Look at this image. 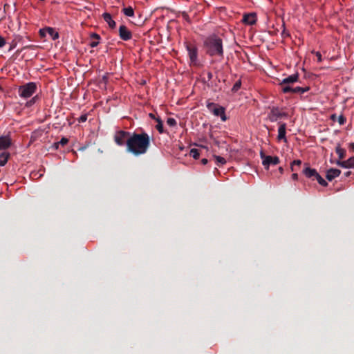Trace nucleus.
Returning a JSON list of instances; mask_svg holds the SVG:
<instances>
[{
    "label": "nucleus",
    "instance_id": "b1692460",
    "mask_svg": "<svg viewBox=\"0 0 354 354\" xmlns=\"http://www.w3.org/2000/svg\"><path fill=\"white\" fill-rule=\"evenodd\" d=\"M293 88L294 87L292 86L290 84L289 85H282V91L283 93H293Z\"/></svg>",
    "mask_w": 354,
    "mask_h": 354
},
{
    "label": "nucleus",
    "instance_id": "20e7f679",
    "mask_svg": "<svg viewBox=\"0 0 354 354\" xmlns=\"http://www.w3.org/2000/svg\"><path fill=\"white\" fill-rule=\"evenodd\" d=\"M207 107L215 116L220 117L222 121H225L227 120L225 109L223 106L211 102L207 104Z\"/></svg>",
    "mask_w": 354,
    "mask_h": 354
},
{
    "label": "nucleus",
    "instance_id": "49530a36",
    "mask_svg": "<svg viewBox=\"0 0 354 354\" xmlns=\"http://www.w3.org/2000/svg\"><path fill=\"white\" fill-rule=\"evenodd\" d=\"M149 115H150V117H151V118H154V115H153L152 113H150V114H149Z\"/></svg>",
    "mask_w": 354,
    "mask_h": 354
},
{
    "label": "nucleus",
    "instance_id": "c03bdc74",
    "mask_svg": "<svg viewBox=\"0 0 354 354\" xmlns=\"http://www.w3.org/2000/svg\"><path fill=\"white\" fill-rule=\"evenodd\" d=\"M208 77H209V79H210L212 77V73H208Z\"/></svg>",
    "mask_w": 354,
    "mask_h": 354
},
{
    "label": "nucleus",
    "instance_id": "7ed1b4c3",
    "mask_svg": "<svg viewBox=\"0 0 354 354\" xmlns=\"http://www.w3.org/2000/svg\"><path fill=\"white\" fill-rule=\"evenodd\" d=\"M37 91V84L28 82L21 85L18 88L19 95L24 99L30 97Z\"/></svg>",
    "mask_w": 354,
    "mask_h": 354
},
{
    "label": "nucleus",
    "instance_id": "dca6fc26",
    "mask_svg": "<svg viewBox=\"0 0 354 354\" xmlns=\"http://www.w3.org/2000/svg\"><path fill=\"white\" fill-rule=\"evenodd\" d=\"M303 173L307 178H311L313 180L318 174L316 169H312L308 167H306L303 169Z\"/></svg>",
    "mask_w": 354,
    "mask_h": 354
},
{
    "label": "nucleus",
    "instance_id": "ddd939ff",
    "mask_svg": "<svg viewBox=\"0 0 354 354\" xmlns=\"http://www.w3.org/2000/svg\"><path fill=\"white\" fill-rule=\"evenodd\" d=\"M286 124L285 123H280L279 129H278V135H277L278 140L286 141Z\"/></svg>",
    "mask_w": 354,
    "mask_h": 354
},
{
    "label": "nucleus",
    "instance_id": "37998d69",
    "mask_svg": "<svg viewBox=\"0 0 354 354\" xmlns=\"http://www.w3.org/2000/svg\"><path fill=\"white\" fill-rule=\"evenodd\" d=\"M331 118H332V120H335V119L336 118V115H333L331 116Z\"/></svg>",
    "mask_w": 354,
    "mask_h": 354
},
{
    "label": "nucleus",
    "instance_id": "5701e85b",
    "mask_svg": "<svg viewBox=\"0 0 354 354\" xmlns=\"http://www.w3.org/2000/svg\"><path fill=\"white\" fill-rule=\"evenodd\" d=\"M315 180H317L319 184L323 187H326L328 185V183L319 174L315 178Z\"/></svg>",
    "mask_w": 354,
    "mask_h": 354
},
{
    "label": "nucleus",
    "instance_id": "f3484780",
    "mask_svg": "<svg viewBox=\"0 0 354 354\" xmlns=\"http://www.w3.org/2000/svg\"><path fill=\"white\" fill-rule=\"evenodd\" d=\"M104 20L109 24V27L114 28L115 27V22L113 20L109 13L105 12L103 14Z\"/></svg>",
    "mask_w": 354,
    "mask_h": 354
},
{
    "label": "nucleus",
    "instance_id": "e433bc0d",
    "mask_svg": "<svg viewBox=\"0 0 354 354\" xmlns=\"http://www.w3.org/2000/svg\"><path fill=\"white\" fill-rule=\"evenodd\" d=\"M292 178L293 180H297V179H298V175H297V174H296V173L292 174Z\"/></svg>",
    "mask_w": 354,
    "mask_h": 354
},
{
    "label": "nucleus",
    "instance_id": "cd10ccee",
    "mask_svg": "<svg viewBox=\"0 0 354 354\" xmlns=\"http://www.w3.org/2000/svg\"><path fill=\"white\" fill-rule=\"evenodd\" d=\"M10 156H0V167L4 166L8 161Z\"/></svg>",
    "mask_w": 354,
    "mask_h": 354
},
{
    "label": "nucleus",
    "instance_id": "72a5a7b5",
    "mask_svg": "<svg viewBox=\"0 0 354 354\" xmlns=\"http://www.w3.org/2000/svg\"><path fill=\"white\" fill-rule=\"evenodd\" d=\"M6 44V40L5 39L0 35V48H2L5 46Z\"/></svg>",
    "mask_w": 354,
    "mask_h": 354
},
{
    "label": "nucleus",
    "instance_id": "f257e3e1",
    "mask_svg": "<svg viewBox=\"0 0 354 354\" xmlns=\"http://www.w3.org/2000/svg\"><path fill=\"white\" fill-rule=\"evenodd\" d=\"M149 146L150 136L147 133H133L127 142V151L136 155L144 154Z\"/></svg>",
    "mask_w": 354,
    "mask_h": 354
},
{
    "label": "nucleus",
    "instance_id": "58836bf2",
    "mask_svg": "<svg viewBox=\"0 0 354 354\" xmlns=\"http://www.w3.org/2000/svg\"><path fill=\"white\" fill-rule=\"evenodd\" d=\"M337 153L339 154V155H343L344 154V152L342 151V149H339V148H337Z\"/></svg>",
    "mask_w": 354,
    "mask_h": 354
},
{
    "label": "nucleus",
    "instance_id": "4be33fe9",
    "mask_svg": "<svg viewBox=\"0 0 354 354\" xmlns=\"http://www.w3.org/2000/svg\"><path fill=\"white\" fill-rule=\"evenodd\" d=\"M122 11L123 13L127 17H133L134 15V11L131 6L124 8Z\"/></svg>",
    "mask_w": 354,
    "mask_h": 354
},
{
    "label": "nucleus",
    "instance_id": "2eb2a0df",
    "mask_svg": "<svg viewBox=\"0 0 354 354\" xmlns=\"http://www.w3.org/2000/svg\"><path fill=\"white\" fill-rule=\"evenodd\" d=\"M299 80V75L298 74H293L291 75L286 78H284L281 82V85H289L291 84H293L295 82H297Z\"/></svg>",
    "mask_w": 354,
    "mask_h": 354
},
{
    "label": "nucleus",
    "instance_id": "c756f323",
    "mask_svg": "<svg viewBox=\"0 0 354 354\" xmlns=\"http://www.w3.org/2000/svg\"><path fill=\"white\" fill-rule=\"evenodd\" d=\"M37 99V96H35V97H32L31 100H30L28 102H26V106H31L36 102Z\"/></svg>",
    "mask_w": 354,
    "mask_h": 354
},
{
    "label": "nucleus",
    "instance_id": "6e6552de",
    "mask_svg": "<svg viewBox=\"0 0 354 354\" xmlns=\"http://www.w3.org/2000/svg\"><path fill=\"white\" fill-rule=\"evenodd\" d=\"M346 156H339L336 163L344 168H354V156H350L347 160H344Z\"/></svg>",
    "mask_w": 354,
    "mask_h": 354
},
{
    "label": "nucleus",
    "instance_id": "473e14b6",
    "mask_svg": "<svg viewBox=\"0 0 354 354\" xmlns=\"http://www.w3.org/2000/svg\"><path fill=\"white\" fill-rule=\"evenodd\" d=\"M87 120V115L86 114H84V115H82L79 119H78V121L79 122H86Z\"/></svg>",
    "mask_w": 354,
    "mask_h": 354
},
{
    "label": "nucleus",
    "instance_id": "412c9836",
    "mask_svg": "<svg viewBox=\"0 0 354 354\" xmlns=\"http://www.w3.org/2000/svg\"><path fill=\"white\" fill-rule=\"evenodd\" d=\"M91 37L93 39H95V40H93L91 44H90V46L92 47V48H94V47H96L98 44H99V40H100V36L97 35V34H95V33H93L92 35H91Z\"/></svg>",
    "mask_w": 354,
    "mask_h": 354
},
{
    "label": "nucleus",
    "instance_id": "a19ab883",
    "mask_svg": "<svg viewBox=\"0 0 354 354\" xmlns=\"http://www.w3.org/2000/svg\"><path fill=\"white\" fill-rule=\"evenodd\" d=\"M191 153H194L193 155H198V153H197L196 149H192L191 150Z\"/></svg>",
    "mask_w": 354,
    "mask_h": 354
},
{
    "label": "nucleus",
    "instance_id": "c9c22d12",
    "mask_svg": "<svg viewBox=\"0 0 354 354\" xmlns=\"http://www.w3.org/2000/svg\"><path fill=\"white\" fill-rule=\"evenodd\" d=\"M349 149L351 153L354 152V143L349 144Z\"/></svg>",
    "mask_w": 354,
    "mask_h": 354
},
{
    "label": "nucleus",
    "instance_id": "bb28decb",
    "mask_svg": "<svg viewBox=\"0 0 354 354\" xmlns=\"http://www.w3.org/2000/svg\"><path fill=\"white\" fill-rule=\"evenodd\" d=\"M241 81L239 80H238L233 86L232 88V91L233 92H236L240 88H241Z\"/></svg>",
    "mask_w": 354,
    "mask_h": 354
},
{
    "label": "nucleus",
    "instance_id": "7c9ffc66",
    "mask_svg": "<svg viewBox=\"0 0 354 354\" xmlns=\"http://www.w3.org/2000/svg\"><path fill=\"white\" fill-rule=\"evenodd\" d=\"M167 123L168 125L172 127L174 126L176 124V120L171 118H169L167 120Z\"/></svg>",
    "mask_w": 354,
    "mask_h": 354
},
{
    "label": "nucleus",
    "instance_id": "9d476101",
    "mask_svg": "<svg viewBox=\"0 0 354 354\" xmlns=\"http://www.w3.org/2000/svg\"><path fill=\"white\" fill-rule=\"evenodd\" d=\"M119 35L124 41L129 40L132 37L131 31L124 25L120 26L119 28Z\"/></svg>",
    "mask_w": 354,
    "mask_h": 354
},
{
    "label": "nucleus",
    "instance_id": "aec40b11",
    "mask_svg": "<svg viewBox=\"0 0 354 354\" xmlns=\"http://www.w3.org/2000/svg\"><path fill=\"white\" fill-rule=\"evenodd\" d=\"M217 166L221 167L226 163V160L223 156H213Z\"/></svg>",
    "mask_w": 354,
    "mask_h": 354
},
{
    "label": "nucleus",
    "instance_id": "c85d7f7f",
    "mask_svg": "<svg viewBox=\"0 0 354 354\" xmlns=\"http://www.w3.org/2000/svg\"><path fill=\"white\" fill-rule=\"evenodd\" d=\"M301 164V161L299 160H294L292 164H291V169L292 171H295V167L296 166H300V165Z\"/></svg>",
    "mask_w": 354,
    "mask_h": 354
},
{
    "label": "nucleus",
    "instance_id": "423d86ee",
    "mask_svg": "<svg viewBox=\"0 0 354 354\" xmlns=\"http://www.w3.org/2000/svg\"><path fill=\"white\" fill-rule=\"evenodd\" d=\"M287 116L288 114L280 110L278 107H272L268 115V118L271 122H275L281 118Z\"/></svg>",
    "mask_w": 354,
    "mask_h": 354
},
{
    "label": "nucleus",
    "instance_id": "a18cd8bd",
    "mask_svg": "<svg viewBox=\"0 0 354 354\" xmlns=\"http://www.w3.org/2000/svg\"><path fill=\"white\" fill-rule=\"evenodd\" d=\"M279 170H280L281 173H282V172H283V168H282L281 167H279Z\"/></svg>",
    "mask_w": 354,
    "mask_h": 354
},
{
    "label": "nucleus",
    "instance_id": "79ce46f5",
    "mask_svg": "<svg viewBox=\"0 0 354 354\" xmlns=\"http://www.w3.org/2000/svg\"><path fill=\"white\" fill-rule=\"evenodd\" d=\"M192 157H193V158H194V160H198V159H199V158H200V156H192Z\"/></svg>",
    "mask_w": 354,
    "mask_h": 354
},
{
    "label": "nucleus",
    "instance_id": "4c0bfd02",
    "mask_svg": "<svg viewBox=\"0 0 354 354\" xmlns=\"http://www.w3.org/2000/svg\"><path fill=\"white\" fill-rule=\"evenodd\" d=\"M201 161L203 165H206L208 162V160L207 158H203Z\"/></svg>",
    "mask_w": 354,
    "mask_h": 354
},
{
    "label": "nucleus",
    "instance_id": "393cba45",
    "mask_svg": "<svg viewBox=\"0 0 354 354\" xmlns=\"http://www.w3.org/2000/svg\"><path fill=\"white\" fill-rule=\"evenodd\" d=\"M156 122H157V124L156 125V129L160 132V133H162L163 132V125H162V121L160 120V118H156Z\"/></svg>",
    "mask_w": 354,
    "mask_h": 354
},
{
    "label": "nucleus",
    "instance_id": "ea45409f",
    "mask_svg": "<svg viewBox=\"0 0 354 354\" xmlns=\"http://www.w3.org/2000/svg\"><path fill=\"white\" fill-rule=\"evenodd\" d=\"M46 32V28L43 30H40V34L41 36H44Z\"/></svg>",
    "mask_w": 354,
    "mask_h": 354
},
{
    "label": "nucleus",
    "instance_id": "de8ad7c7",
    "mask_svg": "<svg viewBox=\"0 0 354 354\" xmlns=\"http://www.w3.org/2000/svg\"><path fill=\"white\" fill-rule=\"evenodd\" d=\"M349 174H350V172H347L346 175V176H348V175H349Z\"/></svg>",
    "mask_w": 354,
    "mask_h": 354
},
{
    "label": "nucleus",
    "instance_id": "f03ea898",
    "mask_svg": "<svg viewBox=\"0 0 354 354\" xmlns=\"http://www.w3.org/2000/svg\"><path fill=\"white\" fill-rule=\"evenodd\" d=\"M205 44L207 48V53L210 56H223V44L220 38L216 36L209 37L205 40Z\"/></svg>",
    "mask_w": 354,
    "mask_h": 354
},
{
    "label": "nucleus",
    "instance_id": "f8f14e48",
    "mask_svg": "<svg viewBox=\"0 0 354 354\" xmlns=\"http://www.w3.org/2000/svg\"><path fill=\"white\" fill-rule=\"evenodd\" d=\"M341 174V171L338 169L330 168L326 171V178L328 180L332 181Z\"/></svg>",
    "mask_w": 354,
    "mask_h": 354
},
{
    "label": "nucleus",
    "instance_id": "0eeeda50",
    "mask_svg": "<svg viewBox=\"0 0 354 354\" xmlns=\"http://www.w3.org/2000/svg\"><path fill=\"white\" fill-rule=\"evenodd\" d=\"M186 48L190 59L191 64H197L198 50L197 48L191 44H186Z\"/></svg>",
    "mask_w": 354,
    "mask_h": 354
},
{
    "label": "nucleus",
    "instance_id": "2f4dec72",
    "mask_svg": "<svg viewBox=\"0 0 354 354\" xmlns=\"http://www.w3.org/2000/svg\"><path fill=\"white\" fill-rule=\"evenodd\" d=\"M337 120H338L339 124H341V125L344 124L345 123V122H346V119H345V118L344 117L343 115H340L338 117Z\"/></svg>",
    "mask_w": 354,
    "mask_h": 354
},
{
    "label": "nucleus",
    "instance_id": "a211bd4d",
    "mask_svg": "<svg viewBox=\"0 0 354 354\" xmlns=\"http://www.w3.org/2000/svg\"><path fill=\"white\" fill-rule=\"evenodd\" d=\"M46 32L51 36L52 39L53 40L57 39L59 37V34L53 28H46Z\"/></svg>",
    "mask_w": 354,
    "mask_h": 354
},
{
    "label": "nucleus",
    "instance_id": "f704fd0d",
    "mask_svg": "<svg viewBox=\"0 0 354 354\" xmlns=\"http://www.w3.org/2000/svg\"><path fill=\"white\" fill-rule=\"evenodd\" d=\"M315 53L316 57H317V62H321L322 60L321 53L319 52H315Z\"/></svg>",
    "mask_w": 354,
    "mask_h": 354
},
{
    "label": "nucleus",
    "instance_id": "a878e982",
    "mask_svg": "<svg viewBox=\"0 0 354 354\" xmlns=\"http://www.w3.org/2000/svg\"><path fill=\"white\" fill-rule=\"evenodd\" d=\"M68 142V140L66 138H62L59 142L55 144V147L58 148L59 145H61L62 146L66 145Z\"/></svg>",
    "mask_w": 354,
    "mask_h": 354
},
{
    "label": "nucleus",
    "instance_id": "9b49d317",
    "mask_svg": "<svg viewBox=\"0 0 354 354\" xmlns=\"http://www.w3.org/2000/svg\"><path fill=\"white\" fill-rule=\"evenodd\" d=\"M12 145V139L9 136H0V150H6Z\"/></svg>",
    "mask_w": 354,
    "mask_h": 354
},
{
    "label": "nucleus",
    "instance_id": "1a4fd4ad",
    "mask_svg": "<svg viewBox=\"0 0 354 354\" xmlns=\"http://www.w3.org/2000/svg\"><path fill=\"white\" fill-rule=\"evenodd\" d=\"M262 164L266 169H268L270 165H277L279 162L278 156H261Z\"/></svg>",
    "mask_w": 354,
    "mask_h": 354
},
{
    "label": "nucleus",
    "instance_id": "6ab92c4d",
    "mask_svg": "<svg viewBox=\"0 0 354 354\" xmlns=\"http://www.w3.org/2000/svg\"><path fill=\"white\" fill-rule=\"evenodd\" d=\"M310 89L309 86L301 87V86H295L293 88L292 93H304L305 92L308 91Z\"/></svg>",
    "mask_w": 354,
    "mask_h": 354
},
{
    "label": "nucleus",
    "instance_id": "4468645a",
    "mask_svg": "<svg viewBox=\"0 0 354 354\" xmlns=\"http://www.w3.org/2000/svg\"><path fill=\"white\" fill-rule=\"evenodd\" d=\"M243 21L248 25H253L257 21V16L255 13H249L243 16Z\"/></svg>",
    "mask_w": 354,
    "mask_h": 354
},
{
    "label": "nucleus",
    "instance_id": "39448f33",
    "mask_svg": "<svg viewBox=\"0 0 354 354\" xmlns=\"http://www.w3.org/2000/svg\"><path fill=\"white\" fill-rule=\"evenodd\" d=\"M131 135V133L128 131L122 130L118 131L114 135V140L115 143L119 146H124L126 145L127 147V142Z\"/></svg>",
    "mask_w": 354,
    "mask_h": 354
}]
</instances>
